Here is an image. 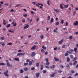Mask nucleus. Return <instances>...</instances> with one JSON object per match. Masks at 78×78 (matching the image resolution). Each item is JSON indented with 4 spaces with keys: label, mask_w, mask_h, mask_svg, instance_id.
Instances as JSON below:
<instances>
[{
    "label": "nucleus",
    "mask_w": 78,
    "mask_h": 78,
    "mask_svg": "<svg viewBox=\"0 0 78 78\" xmlns=\"http://www.w3.org/2000/svg\"><path fill=\"white\" fill-rule=\"evenodd\" d=\"M21 55L23 56L25 55V53H21Z\"/></svg>",
    "instance_id": "obj_53"
},
{
    "label": "nucleus",
    "mask_w": 78,
    "mask_h": 78,
    "mask_svg": "<svg viewBox=\"0 0 78 78\" xmlns=\"http://www.w3.org/2000/svg\"><path fill=\"white\" fill-rule=\"evenodd\" d=\"M30 26V25L29 24H26V25L23 28L24 29H27L29 27V26Z\"/></svg>",
    "instance_id": "obj_2"
},
{
    "label": "nucleus",
    "mask_w": 78,
    "mask_h": 78,
    "mask_svg": "<svg viewBox=\"0 0 78 78\" xmlns=\"http://www.w3.org/2000/svg\"><path fill=\"white\" fill-rule=\"evenodd\" d=\"M23 69L24 71H27L28 70V68H24Z\"/></svg>",
    "instance_id": "obj_18"
},
{
    "label": "nucleus",
    "mask_w": 78,
    "mask_h": 78,
    "mask_svg": "<svg viewBox=\"0 0 78 78\" xmlns=\"http://www.w3.org/2000/svg\"><path fill=\"white\" fill-rule=\"evenodd\" d=\"M10 25H11V24H9L8 25L6 26V27L7 28H8L9 27H10Z\"/></svg>",
    "instance_id": "obj_39"
},
{
    "label": "nucleus",
    "mask_w": 78,
    "mask_h": 78,
    "mask_svg": "<svg viewBox=\"0 0 78 78\" xmlns=\"http://www.w3.org/2000/svg\"><path fill=\"white\" fill-rule=\"evenodd\" d=\"M69 54L67 53H66L65 54V56H69Z\"/></svg>",
    "instance_id": "obj_37"
},
{
    "label": "nucleus",
    "mask_w": 78,
    "mask_h": 78,
    "mask_svg": "<svg viewBox=\"0 0 78 78\" xmlns=\"http://www.w3.org/2000/svg\"><path fill=\"white\" fill-rule=\"evenodd\" d=\"M56 73H53L50 76L51 77H54L55 75V74Z\"/></svg>",
    "instance_id": "obj_6"
},
{
    "label": "nucleus",
    "mask_w": 78,
    "mask_h": 78,
    "mask_svg": "<svg viewBox=\"0 0 78 78\" xmlns=\"http://www.w3.org/2000/svg\"><path fill=\"white\" fill-rule=\"evenodd\" d=\"M9 5V3H6L4 4V5L5 6H8V5Z\"/></svg>",
    "instance_id": "obj_57"
},
{
    "label": "nucleus",
    "mask_w": 78,
    "mask_h": 78,
    "mask_svg": "<svg viewBox=\"0 0 78 78\" xmlns=\"http://www.w3.org/2000/svg\"><path fill=\"white\" fill-rule=\"evenodd\" d=\"M50 16L48 15V19H47V20H50Z\"/></svg>",
    "instance_id": "obj_17"
},
{
    "label": "nucleus",
    "mask_w": 78,
    "mask_h": 78,
    "mask_svg": "<svg viewBox=\"0 0 78 78\" xmlns=\"http://www.w3.org/2000/svg\"><path fill=\"white\" fill-rule=\"evenodd\" d=\"M34 44H38V42H35L34 43Z\"/></svg>",
    "instance_id": "obj_56"
},
{
    "label": "nucleus",
    "mask_w": 78,
    "mask_h": 78,
    "mask_svg": "<svg viewBox=\"0 0 78 78\" xmlns=\"http://www.w3.org/2000/svg\"><path fill=\"white\" fill-rule=\"evenodd\" d=\"M63 5L64 6L65 8H68L69 7V5L67 4L66 5Z\"/></svg>",
    "instance_id": "obj_29"
},
{
    "label": "nucleus",
    "mask_w": 78,
    "mask_h": 78,
    "mask_svg": "<svg viewBox=\"0 0 78 78\" xmlns=\"http://www.w3.org/2000/svg\"><path fill=\"white\" fill-rule=\"evenodd\" d=\"M29 66H31V65H32V62H31V61H30L29 62Z\"/></svg>",
    "instance_id": "obj_24"
},
{
    "label": "nucleus",
    "mask_w": 78,
    "mask_h": 78,
    "mask_svg": "<svg viewBox=\"0 0 78 78\" xmlns=\"http://www.w3.org/2000/svg\"><path fill=\"white\" fill-rule=\"evenodd\" d=\"M19 6H21L20 4H17L15 6V7H18Z\"/></svg>",
    "instance_id": "obj_32"
},
{
    "label": "nucleus",
    "mask_w": 78,
    "mask_h": 78,
    "mask_svg": "<svg viewBox=\"0 0 78 78\" xmlns=\"http://www.w3.org/2000/svg\"><path fill=\"white\" fill-rule=\"evenodd\" d=\"M57 47H56L54 48V50H57Z\"/></svg>",
    "instance_id": "obj_62"
},
{
    "label": "nucleus",
    "mask_w": 78,
    "mask_h": 78,
    "mask_svg": "<svg viewBox=\"0 0 78 78\" xmlns=\"http://www.w3.org/2000/svg\"><path fill=\"white\" fill-rule=\"evenodd\" d=\"M62 71L61 70L59 71L58 72V73H62Z\"/></svg>",
    "instance_id": "obj_60"
},
{
    "label": "nucleus",
    "mask_w": 78,
    "mask_h": 78,
    "mask_svg": "<svg viewBox=\"0 0 78 78\" xmlns=\"http://www.w3.org/2000/svg\"><path fill=\"white\" fill-rule=\"evenodd\" d=\"M9 32H10V33H14V32L13 31H12L11 30H9Z\"/></svg>",
    "instance_id": "obj_36"
},
{
    "label": "nucleus",
    "mask_w": 78,
    "mask_h": 78,
    "mask_svg": "<svg viewBox=\"0 0 78 78\" xmlns=\"http://www.w3.org/2000/svg\"><path fill=\"white\" fill-rule=\"evenodd\" d=\"M69 38L70 40L72 39V36H71L69 37Z\"/></svg>",
    "instance_id": "obj_52"
},
{
    "label": "nucleus",
    "mask_w": 78,
    "mask_h": 78,
    "mask_svg": "<svg viewBox=\"0 0 78 78\" xmlns=\"http://www.w3.org/2000/svg\"><path fill=\"white\" fill-rule=\"evenodd\" d=\"M66 53H69V54H72V53L69 51H67Z\"/></svg>",
    "instance_id": "obj_31"
},
{
    "label": "nucleus",
    "mask_w": 78,
    "mask_h": 78,
    "mask_svg": "<svg viewBox=\"0 0 78 78\" xmlns=\"http://www.w3.org/2000/svg\"><path fill=\"white\" fill-rule=\"evenodd\" d=\"M36 66L37 67H39V63H37L36 64Z\"/></svg>",
    "instance_id": "obj_15"
},
{
    "label": "nucleus",
    "mask_w": 78,
    "mask_h": 78,
    "mask_svg": "<svg viewBox=\"0 0 78 78\" xmlns=\"http://www.w3.org/2000/svg\"><path fill=\"white\" fill-rule=\"evenodd\" d=\"M42 48H43V49H44V50H45L47 48H46V47H44V45H43L42 46Z\"/></svg>",
    "instance_id": "obj_27"
},
{
    "label": "nucleus",
    "mask_w": 78,
    "mask_h": 78,
    "mask_svg": "<svg viewBox=\"0 0 78 78\" xmlns=\"http://www.w3.org/2000/svg\"><path fill=\"white\" fill-rule=\"evenodd\" d=\"M77 50V48H75L74 49V51H75V52H76V51Z\"/></svg>",
    "instance_id": "obj_38"
},
{
    "label": "nucleus",
    "mask_w": 78,
    "mask_h": 78,
    "mask_svg": "<svg viewBox=\"0 0 78 78\" xmlns=\"http://www.w3.org/2000/svg\"><path fill=\"white\" fill-rule=\"evenodd\" d=\"M5 39V38L3 37H1V39H2V40H4Z\"/></svg>",
    "instance_id": "obj_50"
},
{
    "label": "nucleus",
    "mask_w": 78,
    "mask_h": 78,
    "mask_svg": "<svg viewBox=\"0 0 78 78\" xmlns=\"http://www.w3.org/2000/svg\"><path fill=\"white\" fill-rule=\"evenodd\" d=\"M31 70H35V68H34V67H32L31 68Z\"/></svg>",
    "instance_id": "obj_41"
},
{
    "label": "nucleus",
    "mask_w": 78,
    "mask_h": 78,
    "mask_svg": "<svg viewBox=\"0 0 78 78\" xmlns=\"http://www.w3.org/2000/svg\"><path fill=\"white\" fill-rule=\"evenodd\" d=\"M78 73H76L75 75H74L75 76H78Z\"/></svg>",
    "instance_id": "obj_46"
},
{
    "label": "nucleus",
    "mask_w": 78,
    "mask_h": 78,
    "mask_svg": "<svg viewBox=\"0 0 78 78\" xmlns=\"http://www.w3.org/2000/svg\"><path fill=\"white\" fill-rule=\"evenodd\" d=\"M63 41H64L62 39L61 41H59V44H62V42H63Z\"/></svg>",
    "instance_id": "obj_9"
},
{
    "label": "nucleus",
    "mask_w": 78,
    "mask_h": 78,
    "mask_svg": "<svg viewBox=\"0 0 78 78\" xmlns=\"http://www.w3.org/2000/svg\"><path fill=\"white\" fill-rule=\"evenodd\" d=\"M65 47H66V45H64L62 47V48H65Z\"/></svg>",
    "instance_id": "obj_54"
},
{
    "label": "nucleus",
    "mask_w": 78,
    "mask_h": 78,
    "mask_svg": "<svg viewBox=\"0 0 78 78\" xmlns=\"http://www.w3.org/2000/svg\"><path fill=\"white\" fill-rule=\"evenodd\" d=\"M59 24V23L58 22H56L55 23V25H58Z\"/></svg>",
    "instance_id": "obj_34"
},
{
    "label": "nucleus",
    "mask_w": 78,
    "mask_h": 78,
    "mask_svg": "<svg viewBox=\"0 0 78 78\" xmlns=\"http://www.w3.org/2000/svg\"><path fill=\"white\" fill-rule=\"evenodd\" d=\"M66 58L67 62H69V61H70V58H69L68 57H67Z\"/></svg>",
    "instance_id": "obj_13"
},
{
    "label": "nucleus",
    "mask_w": 78,
    "mask_h": 78,
    "mask_svg": "<svg viewBox=\"0 0 78 78\" xmlns=\"http://www.w3.org/2000/svg\"><path fill=\"white\" fill-rule=\"evenodd\" d=\"M7 65L8 66H9V67H12V65L11 64H9V62H7Z\"/></svg>",
    "instance_id": "obj_4"
},
{
    "label": "nucleus",
    "mask_w": 78,
    "mask_h": 78,
    "mask_svg": "<svg viewBox=\"0 0 78 78\" xmlns=\"http://www.w3.org/2000/svg\"><path fill=\"white\" fill-rule=\"evenodd\" d=\"M8 70H7L6 71L4 72V74L5 76H9V75L8 74Z\"/></svg>",
    "instance_id": "obj_1"
},
{
    "label": "nucleus",
    "mask_w": 78,
    "mask_h": 78,
    "mask_svg": "<svg viewBox=\"0 0 78 78\" xmlns=\"http://www.w3.org/2000/svg\"><path fill=\"white\" fill-rule=\"evenodd\" d=\"M54 10L55 11V12H59V10H58H58H57V9H54Z\"/></svg>",
    "instance_id": "obj_19"
},
{
    "label": "nucleus",
    "mask_w": 78,
    "mask_h": 78,
    "mask_svg": "<svg viewBox=\"0 0 78 78\" xmlns=\"http://www.w3.org/2000/svg\"><path fill=\"white\" fill-rule=\"evenodd\" d=\"M23 73V70L22 69L20 70V73Z\"/></svg>",
    "instance_id": "obj_26"
},
{
    "label": "nucleus",
    "mask_w": 78,
    "mask_h": 78,
    "mask_svg": "<svg viewBox=\"0 0 78 78\" xmlns=\"http://www.w3.org/2000/svg\"><path fill=\"white\" fill-rule=\"evenodd\" d=\"M50 65V62H48L46 63V66H48Z\"/></svg>",
    "instance_id": "obj_23"
},
{
    "label": "nucleus",
    "mask_w": 78,
    "mask_h": 78,
    "mask_svg": "<svg viewBox=\"0 0 78 78\" xmlns=\"http://www.w3.org/2000/svg\"><path fill=\"white\" fill-rule=\"evenodd\" d=\"M17 25V23L16 22H15V24L13 25V27H16Z\"/></svg>",
    "instance_id": "obj_43"
},
{
    "label": "nucleus",
    "mask_w": 78,
    "mask_h": 78,
    "mask_svg": "<svg viewBox=\"0 0 78 78\" xmlns=\"http://www.w3.org/2000/svg\"><path fill=\"white\" fill-rule=\"evenodd\" d=\"M22 22L24 23V22H25V20H22Z\"/></svg>",
    "instance_id": "obj_63"
},
{
    "label": "nucleus",
    "mask_w": 78,
    "mask_h": 78,
    "mask_svg": "<svg viewBox=\"0 0 78 78\" xmlns=\"http://www.w3.org/2000/svg\"><path fill=\"white\" fill-rule=\"evenodd\" d=\"M60 67H61L62 69H63L64 68V66H63L62 65H61L60 66Z\"/></svg>",
    "instance_id": "obj_47"
},
{
    "label": "nucleus",
    "mask_w": 78,
    "mask_h": 78,
    "mask_svg": "<svg viewBox=\"0 0 78 78\" xmlns=\"http://www.w3.org/2000/svg\"><path fill=\"white\" fill-rule=\"evenodd\" d=\"M35 55L36 53L34 52H33L31 53V56L32 57H33V56H34Z\"/></svg>",
    "instance_id": "obj_3"
},
{
    "label": "nucleus",
    "mask_w": 78,
    "mask_h": 78,
    "mask_svg": "<svg viewBox=\"0 0 78 78\" xmlns=\"http://www.w3.org/2000/svg\"><path fill=\"white\" fill-rule=\"evenodd\" d=\"M44 69V65H41V70H42Z\"/></svg>",
    "instance_id": "obj_11"
},
{
    "label": "nucleus",
    "mask_w": 78,
    "mask_h": 78,
    "mask_svg": "<svg viewBox=\"0 0 78 78\" xmlns=\"http://www.w3.org/2000/svg\"><path fill=\"white\" fill-rule=\"evenodd\" d=\"M61 22L62 23V24H63L64 23V20L62 19L61 20Z\"/></svg>",
    "instance_id": "obj_48"
},
{
    "label": "nucleus",
    "mask_w": 78,
    "mask_h": 78,
    "mask_svg": "<svg viewBox=\"0 0 78 78\" xmlns=\"http://www.w3.org/2000/svg\"><path fill=\"white\" fill-rule=\"evenodd\" d=\"M36 75L37 78H39V73H36Z\"/></svg>",
    "instance_id": "obj_12"
},
{
    "label": "nucleus",
    "mask_w": 78,
    "mask_h": 78,
    "mask_svg": "<svg viewBox=\"0 0 78 78\" xmlns=\"http://www.w3.org/2000/svg\"><path fill=\"white\" fill-rule=\"evenodd\" d=\"M14 59L15 61H18V62H19V61H20L19 59L18 58H15Z\"/></svg>",
    "instance_id": "obj_10"
},
{
    "label": "nucleus",
    "mask_w": 78,
    "mask_h": 78,
    "mask_svg": "<svg viewBox=\"0 0 78 78\" xmlns=\"http://www.w3.org/2000/svg\"><path fill=\"white\" fill-rule=\"evenodd\" d=\"M21 53H18L17 55V56H21Z\"/></svg>",
    "instance_id": "obj_33"
},
{
    "label": "nucleus",
    "mask_w": 78,
    "mask_h": 78,
    "mask_svg": "<svg viewBox=\"0 0 78 78\" xmlns=\"http://www.w3.org/2000/svg\"><path fill=\"white\" fill-rule=\"evenodd\" d=\"M5 63H1V66H5Z\"/></svg>",
    "instance_id": "obj_44"
},
{
    "label": "nucleus",
    "mask_w": 78,
    "mask_h": 78,
    "mask_svg": "<svg viewBox=\"0 0 78 78\" xmlns=\"http://www.w3.org/2000/svg\"><path fill=\"white\" fill-rule=\"evenodd\" d=\"M36 45H34L31 48V50H36Z\"/></svg>",
    "instance_id": "obj_5"
},
{
    "label": "nucleus",
    "mask_w": 78,
    "mask_h": 78,
    "mask_svg": "<svg viewBox=\"0 0 78 78\" xmlns=\"http://www.w3.org/2000/svg\"><path fill=\"white\" fill-rule=\"evenodd\" d=\"M30 61V60L27 59L26 60V62H29V61Z\"/></svg>",
    "instance_id": "obj_49"
},
{
    "label": "nucleus",
    "mask_w": 78,
    "mask_h": 78,
    "mask_svg": "<svg viewBox=\"0 0 78 78\" xmlns=\"http://www.w3.org/2000/svg\"><path fill=\"white\" fill-rule=\"evenodd\" d=\"M3 25H6V23L3 22Z\"/></svg>",
    "instance_id": "obj_64"
},
{
    "label": "nucleus",
    "mask_w": 78,
    "mask_h": 78,
    "mask_svg": "<svg viewBox=\"0 0 78 78\" xmlns=\"http://www.w3.org/2000/svg\"><path fill=\"white\" fill-rule=\"evenodd\" d=\"M27 14H25L24 15H23V17H27Z\"/></svg>",
    "instance_id": "obj_40"
},
{
    "label": "nucleus",
    "mask_w": 78,
    "mask_h": 78,
    "mask_svg": "<svg viewBox=\"0 0 78 78\" xmlns=\"http://www.w3.org/2000/svg\"><path fill=\"white\" fill-rule=\"evenodd\" d=\"M70 58H71L72 59H73V55H70Z\"/></svg>",
    "instance_id": "obj_25"
},
{
    "label": "nucleus",
    "mask_w": 78,
    "mask_h": 78,
    "mask_svg": "<svg viewBox=\"0 0 78 78\" xmlns=\"http://www.w3.org/2000/svg\"><path fill=\"white\" fill-rule=\"evenodd\" d=\"M38 4L39 5H40L41 6H44L43 5V4H40L39 3H38Z\"/></svg>",
    "instance_id": "obj_55"
},
{
    "label": "nucleus",
    "mask_w": 78,
    "mask_h": 78,
    "mask_svg": "<svg viewBox=\"0 0 78 78\" xmlns=\"http://www.w3.org/2000/svg\"><path fill=\"white\" fill-rule=\"evenodd\" d=\"M77 59V57H75L73 60V61H75Z\"/></svg>",
    "instance_id": "obj_21"
},
{
    "label": "nucleus",
    "mask_w": 78,
    "mask_h": 78,
    "mask_svg": "<svg viewBox=\"0 0 78 78\" xmlns=\"http://www.w3.org/2000/svg\"><path fill=\"white\" fill-rule=\"evenodd\" d=\"M64 5V4H63L62 3L60 5V7L61 8V9H63V7H62V5Z\"/></svg>",
    "instance_id": "obj_7"
},
{
    "label": "nucleus",
    "mask_w": 78,
    "mask_h": 78,
    "mask_svg": "<svg viewBox=\"0 0 78 78\" xmlns=\"http://www.w3.org/2000/svg\"><path fill=\"white\" fill-rule=\"evenodd\" d=\"M2 46H5V43H2Z\"/></svg>",
    "instance_id": "obj_58"
},
{
    "label": "nucleus",
    "mask_w": 78,
    "mask_h": 78,
    "mask_svg": "<svg viewBox=\"0 0 78 78\" xmlns=\"http://www.w3.org/2000/svg\"><path fill=\"white\" fill-rule=\"evenodd\" d=\"M77 62H77V61H75L73 63V65H76V63H77Z\"/></svg>",
    "instance_id": "obj_22"
},
{
    "label": "nucleus",
    "mask_w": 78,
    "mask_h": 78,
    "mask_svg": "<svg viewBox=\"0 0 78 78\" xmlns=\"http://www.w3.org/2000/svg\"><path fill=\"white\" fill-rule=\"evenodd\" d=\"M54 21V19L51 18V20L50 23H52Z\"/></svg>",
    "instance_id": "obj_20"
},
{
    "label": "nucleus",
    "mask_w": 78,
    "mask_h": 78,
    "mask_svg": "<svg viewBox=\"0 0 78 78\" xmlns=\"http://www.w3.org/2000/svg\"><path fill=\"white\" fill-rule=\"evenodd\" d=\"M7 45H12V43L11 42L9 43H8Z\"/></svg>",
    "instance_id": "obj_16"
},
{
    "label": "nucleus",
    "mask_w": 78,
    "mask_h": 78,
    "mask_svg": "<svg viewBox=\"0 0 78 78\" xmlns=\"http://www.w3.org/2000/svg\"><path fill=\"white\" fill-rule=\"evenodd\" d=\"M28 63H24V66H27V65H28Z\"/></svg>",
    "instance_id": "obj_45"
},
{
    "label": "nucleus",
    "mask_w": 78,
    "mask_h": 78,
    "mask_svg": "<svg viewBox=\"0 0 78 78\" xmlns=\"http://www.w3.org/2000/svg\"><path fill=\"white\" fill-rule=\"evenodd\" d=\"M40 37L41 39H42L44 38V35L42 34L40 36Z\"/></svg>",
    "instance_id": "obj_28"
},
{
    "label": "nucleus",
    "mask_w": 78,
    "mask_h": 78,
    "mask_svg": "<svg viewBox=\"0 0 78 78\" xmlns=\"http://www.w3.org/2000/svg\"><path fill=\"white\" fill-rule=\"evenodd\" d=\"M71 72L72 73H75V71H74L73 70H72L71 71Z\"/></svg>",
    "instance_id": "obj_42"
},
{
    "label": "nucleus",
    "mask_w": 78,
    "mask_h": 78,
    "mask_svg": "<svg viewBox=\"0 0 78 78\" xmlns=\"http://www.w3.org/2000/svg\"><path fill=\"white\" fill-rule=\"evenodd\" d=\"M46 72H47V71H46L45 70H43V73H46Z\"/></svg>",
    "instance_id": "obj_61"
},
{
    "label": "nucleus",
    "mask_w": 78,
    "mask_h": 78,
    "mask_svg": "<svg viewBox=\"0 0 78 78\" xmlns=\"http://www.w3.org/2000/svg\"><path fill=\"white\" fill-rule=\"evenodd\" d=\"M46 62H48V58H46L45 59Z\"/></svg>",
    "instance_id": "obj_30"
},
{
    "label": "nucleus",
    "mask_w": 78,
    "mask_h": 78,
    "mask_svg": "<svg viewBox=\"0 0 78 78\" xmlns=\"http://www.w3.org/2000/svg\"><path fill=\"white\" fill-rule=\"evenodd\" d=\"M74 25L75 26H76V25H78V22L77 21H76V22L75 23H74Z\"/></svg>",
    "instance_id": "obj_8"
},
{
    "label": "nucleus",
    "mask_w": 78,
    "mask_h": 78,
    "mask_svg": "<svg viewBox=\"0 0 78 78\" xmlns=\"http://www.w3.org/2000/svg\"><path fill=\"white\" fill-rule=\"evenodd\" d=\"M3 31H6V29L5 28H3Z\"/></svg>",
    "instance_id": "obj_51"
},
{
    "label": "nucleus",
    "mask_w": 78,
    "mask_h": 78,
    "mask_svg": "<svg viewBox=\"0 0 78 78\" xmlns=\"http://www.w3.org/2000/svg\"><path fill=\"white\" fill-rule=\"evenodd\" d=\"M41 52H42V53H44V52H45V51H44V50L43 49H41Z\"/></svg>",
    "instance_id": "obj_35"
},
{
    "label": "nucleus",
    "mask_w": 78,
    "mask_h": 78,
    "mask_svg": "<svg viewBox=\"0 0 78 78\" xmlns=\"http://www.w3.org/2000/svg\"><path fill=\"white\" fill-rule=\"evenodd\" d=\"M54 59L55 61H58L59 60V58H57L56 57H54Z\"/></svg>",
    "instance_id": "obj_14"
},
{
    "label": "nucleus",
    "mask_w": 78,
    "mask_h": 78,
    "mask_svg": "<svg viewBox=\"0 0 78 78\" xmlns=\"http://www.w3.org/2000/svg\"><path fill=\"white\" fill-rule=\"evenodd\" d=\"M70 51H71V52H73V51H74V50L73 49H71L70 50Z\"/></svg>",
    "instance_id": "obj_59"
}]
</instances>
